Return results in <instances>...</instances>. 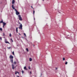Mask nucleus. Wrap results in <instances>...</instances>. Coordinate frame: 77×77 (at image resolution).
Wrapping results in <instances>:
<instances>
[{"mask_svg": "<svg viewBox=\"0 0 77 77\" xmlns=\"http://www.w3.org/2000/svg\"><path fill=\"white\" fill-rule=\"evenodd\" d=\"M18 17H19V20H20V21L23 20V19H22V17H21V15H19L18 16Z\"/></svg>", "mask_w": 77, "mask_h": 77, "instance_id": "1", "label": "nucleus"}, {"mask_svg": "<svg viewBox=\"0 0 77 77\" xmlns=\"http://www.w3.org/2000/svg\"><path fill=\"white\" fill-rule=\"evenodd\" d=\"M15 11H16V14L17 15H18L20 14V13L18 11L17 9H15Z\"/></svg>", "mask_w": 77, "mask_h": 77, "instance_id": "2", "label": "nucleus"}, {"mask_svg": "<svg viewBox=\"0 0 77 77\" xmlns=\"http://www.w3.org/2000/svg\"><path fill=\"white\" fill-rule=\"evenodd\" d=\"M19 28V29H21V30L23 29V26L22 25V24H21L20 25V26Z\"/></svg>", "mask_w": 77, "mask_h": 77, "instance_id": "3", "label": "nucleus"}, {"mask_svg": "<svg viewBox=\"0 0 77 77\" xmlns=\"http://www.w3.org/2000/svg\"><path fill=\"white\" fill-rule=\"evenodd\" d=\"M7 40L6 39H5V42L6 44H10V43L9 42L7 41Z\"/></svg>", "mask_w": 77, "mask_h": 77, "instance_id": "4", "label": "nucleus"}, {"mask_svg": "<svg viewBox=\"0 0 77 77\" xmlns=\"http://www.w3.org/2000/svg\"><path fill=\"white\" fill-rule=\"evenodd\" d=\"M16 67H15V66L14 65V64H13L12 65V68L13 69H14V68H15Z\"/></svg>", "mask_w": 77, "mask_h": 77, "instance_id": "5", "label": "nucleus"}, {"mask_svg": "<svg viewBox=\"0 0 77 77\" xmlns=\"http://www.w3.org/2000/svg\"><path fill=\"white\" fill-rule=\"evenodd\" d=\"M10 59H13L14 58V56H12V55H10L9 57Z\"/></svg>", "mask_w": 77, "mask_h": 77, "instance_id": "6", "label": "nucleus"}, {"mask_svg": "<svg viewBox=\"0 0 77 77\" xmlns=\"http://www.w3.org/2000/svg\"><path fill=\"white\" fill-rule=\"evenodd\" d=\"M11 7L13 9H14L15 11V10L16 9L14 7V5H13L12 6H11Z\"/></svg>", "mask_w": 77, "mask_h": 77, "instance_id": "7", "label": "nucleus"}, {"mask_svg": "<svg viewBox=\"0 0 77 77\" xmlns=\"http://www.w3.org/2000/svg\"><path fill=\"white\" fill-rule=\"evenodd\" d=\"M14 3H15V0H13L12 1V4H14Z\"/></svg>", "mask_w": 77, "mask_h": 77, "instance_id": "8", "label": "nucleus"}, {"mask_svg": "<svg viewBox=\"0 0 77 77\" xmlns=\"http://www.w3.org/2000/svg\"><path fill=\"white\" fill-rule=\"evenodd\" d=\"M24 69H26V70H27V68H26V66L24 67Z\"/></svg>", "mask_w": 77, "mask_h": 77, "instance_id": "9", "label": "nucleus"}, {"mask_svg": "<svg viewBox=\"0 0 77 77\" xmlns=\"http://www.w3.org/2000/svg\"><path fill=\"white\" fill-rule=\"evenodd\" d=\"M4 23V22H3V20H2V21L0 22V23Z\"/></svg>", "mask_w": 77, "mask_h": 77, "instance_id": "10", "label": "nucleus"}, {"mask_svg": "<svg viewBox=\"0 0 77 77\" xmlns=\"http://www.w3.org/2000/svg\"><path fill=\"white\" fill-rule=\"evenodd\" d=\"M3 26H5V25H6V23H5V22H3Z\"/></svg>", "mask_w": 77, "mask_h": 77, "instance_id": "11", "label": "nucleus"}, {"mask_svg": "<svg viewBox=\"0 0 77 77\" xmlns=\"http://www.w3.org/2000/svg\"><path fill=\"white\" fill-rule=\"evenodd\" d=\"M16 32L18 33V27H17L16 28Z\"/></svg>", "mask_w": 77, "mask_h": 77, "instance_id": "12", "label": "nucleus"}, {"mask_svg": "<svg viewBox=\"0 0 77 77\" xmlns=\"http://www.w3.org/2000/svg\"><path fill=\"white\" fill-rule=\"evenodd\" d=\"M29 60V61H30V62H31V61L32 60V58H30Z\"/></svg>", "mask_w": 77, "mask_h": 77, "instance_id": "13", "label": "nucleus"}, {"mask_svg": "<svg viewBox=\"0 0 77 77\" xmlns=\"http://www.w3.org/2000/svg\"><path fill=\"white\" fill-rule=\"evenodd\" d=\"M11 63H13V59H11Z\"/></svg>", "mask_w": 77, "mask_h": 77, "instance_id": "14", "label": "nucleus"}, {"mask_svg": "<svg viewBox=\"0 0 77 77\" xmlns=\"http://www.w3.org/2000/svg\"><path fill=\"white\" fill-rule=\"evenodd\" d=\"M26 50L27 52H28V51H29V49H28V48H26Z\"/></svg>", "mask_w": 77, "mask_h": 77, "instance_id": "15", "label": "nucleus"}, {"mask_svg": "<svg viewBox=\"0 0 77 77\" xmlns=\"http://www.w3.org/2000/svg\"><path fill=\"white\" fill-rule=\"evenodd\" d=\"M9 36H10V37H11V36H12V35L10 33Z\"/></svg>", "mask_w": 77, "mask_h": 77, "instance_id": "16", "label": "nucleus"}, {"mask_svg": "<svg viewBox=\"0 0 77 77\" xmlns=\"http://www.w3.org/2000/svg\"><path fill=\"white\" fill-rule=\"evenodd\" d=\"M67 64H68V62H66L65 63V64L67 65Z\"/></svg>", "mask_w": 77, "mask_h": 77, "instance_id": "17", "label": "nucleus"}, {"mask_svg": "<svg viewBox=\"0 0 77 77\" xmlns=\"http://www.w3.org/2000/svg\"><path fill=\"white\" fill-rule=\"evenodd\" d=\"M12 54H13V55H15V54H14V52L13 51L12 53Z\"/></svg>", "mask_w": 77, "mask_h": 77, "instance_id": "18", "label": "nucleus"}, {"mask_svg": "<svg viewBox=\"0 0 77 77\" xmlns=\"http://www.w3.org/2000/svg\"><path fill=\"white\" fill-rule=\"evenodd\" d=\"M11 42H14V41H13V40H12V38H11Z\"/></svg>", "mask_w": 77, "mask_h": 77, "instance_id": "19", "label": "nucleus"}, {"mask_svg": "<svg viewBox=\"0 0 77 77\" xmlns=\"http://www.w3.org/2000/svg\"><path fill=\"white\" fill-rule=\"evenodd\" d=\"M65 60V57H63V60Z\"/></svg>", "mask_w": 77, "mask_h": 77, "instance_id": "20", "label": "nucleus"}, {"mask_svg": "<svg viewBox=\"0 0 77 77\" xmlns=\"http://www.w3.org/2000/svg\"><path fill=\"white\" fill-rule=\"evenodd\" d=\"M24 35L25 36H26V34L25 33H24Z\"/></svg>", "mask_w": 77, "mask_h": 77, "instance_id": "21", "label": "nucleus"}, {"mask_svg": "<svg viewBox=\"0 0 77 77\" xmlns=\"http://www.w3.org/2000/svg\"><path fill=\"white\" fill-rule=\"evenodd\" d=\"M28 69H30V66H29L28 67Z\"/></svg>", "mask_w": 77, "mask_h": 77, "instance_id": "22", "label": "nucleus"}, {"mask_svg": "<svg viewBox=\"0 0 77 77\" xmlns=\"http://www.w3.org/2000/svg\"><path fill=\"white\" fill-rule=\"evenodd\" d=\"M14 65H16V62L14 61Z\"/></svg>", "mask_w": 77, "mask_h": 77, "instance_id": "23", "label": "nucleus"}, {"mask_svg": "<svg viewBox=\"0 0 77 77\" xmlns=\"http://www.w3.org/2000/svg\"><path fill=\"white\" fill-rule=\"evenodd\" d=\"M22 74H23V73H24V71L23 70L22 71Z\"/></svg>", "mask_w": 77, "mask_h": 77, "instance_id": "24", "label": "nucleus"}, {"mask_svg": "<svg viewBox=\"0 0 77 77\" xmlns=\"http://www.w3.org/2000/svg\"><path fill=\"white\" fill-rule=\"evenodd\" d=\"M0 30H1V31H2V28H0Z\"/></svg>", "mask_w": 77, "mask_h": 77, "instance_id": "25", "label": "nucleus"}, {"mask_svg": "<svg viewBox=\"0 0 77 77\" xmlns=\"http://www.w3.org/2000/svg\"><path fill=\"white\" fill-rule=\"evenodd\" d=\"M17 72H15V74H16V75H17Z\"/></svg>", "mask_w": 77, "mask_h": 77, "instance_id": "26", "label": "nucleus"}, {"mask_svg": "<svg viewBox=\"0 0 77 77\" xmlns=\"http://www.w3.org/2000/svg\"><path fill=\"white\" fill-rule=\"evenodd\" d=\"M0 39H1V41H2V38L1 37H0Z\"/></svg>", "mask_w": 77, "mask_h": 77, "instance_id": "27", "label": "nucleus"}, {"mask_svg": "<svg viewBox=\"0 0 77 77\" xmlns=\"http://www.w3.org/2000/svg\"><path fill=\"white\" fill-rule=\"evenodd\" d=\"M33 14H35V10L33 11Z\"/></svg>", "mask_w": 77, "mask_h": 77, "instance_id": "28", "label": "nucleus"}, {"mask_svg": "<svg viewBox=\"0 0 77 77\" xmlns=\"http://www.w3.org/2000/svg\"><path fill=\"white\" fill-rule=\"evenodd\" d=\"M74 39H72V42H73V41H74Z\"/></svg>", "mask_w": 77, "mask_h": 77, "instance_id": "29", "label": "nucleus"}, {"mask_svg": "<svg viewBox=\"0 0 77 77\" xmlns=\"http://www.w3.org/2000/svg\"><path fill=\"white\" fill-rule=\"evenodd\" d=\"M11 48V47H8V49H10V48Z\"/></svg>", "mask_w": 77, "mask_h": 77, "instance_id": "30", "label": "nucleus"}, {"mask_svg": "<svg viewBox=\"0 0 77 77\" xmlns=\"http://www.w3.org/2000/svg\"><path fill=\"white\" fill-rule=\"evenodd\" d=\"M56 68V70H57V68Z\"/></svg>", "mask_w": 77, "mask_h": 77, "instance_id": "31", "label": "nucleus"}, {"mask_svg": "<svg viewBox=\"0 0 77 77\" xmlns=\"http://www.w3.org/2000/svg\"><path fill=\"white\" fill-rule=\"evenodd\" d=\"M31 8H32L33 9H34V8H33V7L32 6H31Z\"/></svg>", "mask_w": 77, "mask_h": 77, "instance_id": "32", "label": "nucleus"}, {"mask_svg": "<svg viewBox=\"0 0 77 77\" xmlns=\"http://www.w3.org/2000/svg\"><path fill=\"white\" fill-rule=\"evenodd\" d=\"M5 35L4 33H3V36H5Z\"/></svg>", "mask_w": 77, "mask_h": 77, "instance_id": "33", "label": "nucleus"}, {"mask_svg": "<svg viewBox=\"0 0 77 77\" xmlns=\"http://www.w3.org/2000/svg\"><path fill=\"white\" fill-rule=\"evenodd\" d=\"M17 74H19V72H17Z\"/></svg>", "mask_w": 77, "mask_h": 77, "instance_id": "34", "label": "nucleus"}, {"mask_svg": "<svg viewBox=\"0 0 77 77\" xmlns=\"http://www.w3.org/2000/svg\"><path fill=\"white\" fill-rule=\"evenodd\" d=\"M30 74H32V72H30Z\"/></svg>", "mask_w": 77, "mask_h": 77, "instance_id": "35", "label": "nucleus"}, {"mask_svg": "<svg viewBox=\"0 0 77 77\" xmlns=\"http://www.w3.org/2000/svg\"><path fill=\"white\" fill-rule=\"evenodd\" d=\"M4 27H5V26L3 25V27L4 28Z\"/></svg>", "mask_w": 77, "mask_h": 77, "instance_id": "36", "label": "nucleus"}, {"mask_svg": "<svg viewBox=\"0 0 77 77\" xmlns=\"http://www.w3.org/2000/svg\"><path fill=\"white\" fill-rule=\"evenodd\" d=\"M33 47H35V45H33Z\"/></svg>", "mask_w": 77, "mask_h": 77, "instance_id": "37", "label": "nucleus"}, {"mask_svg": "<svg viewBox=\"0 0 77 77\" xmlns=\"http://www.w3.org/2000/svg\"><path fill=\"white\" fill-rule=\"evenodd\" d=\"M19 35H20V33H19Z\"/></svg>", "mask_w": 77, "mask_h": 77, "instance_id": "38", "label": "nucleus"}, {"mask_svg": "<svg viewBox=\"0 0 77 77\" xmlns=\"http://www.w3.org/2000/svg\"><path fill=\"white\" fill-rule=\"evenodd\" d=\"M17 77H20V76H17Z\"/></svg>", "mask_w": 77, "mask_h": 77, "instance_id": "39", "label": "nucleus"}, {"mask_svg": "<svg viewBox=\"0 0 77 77\" xmlns=\"http://www.w3.org/2000/svg\"><path fill=\"white\" fill-rule=\"evenodd\" d=\"M67 36H69V35H67Z\"/></svg>", "mask_w": 77, "mask_h": 77, "instance_id": "40", "label": "nucleus"}, {"mask_svg": "<svg viewBox=\"0 0 77 77\" xmlns=\"http://www.w3.org/2000/svg\"><path fill=\"white\" fill-rule=\"evenodd\" d=\"M43 0V1H44V0Z\"/></svg>", "mask_w": 77, "mask_h": 77, "instance_id": "41", "label": "nucleus"}, {"mask_svg": "<svg viewBox=\"0 0 77 77\" xmlns=\"http://www.w3.org/2000/svg\"><path fill=\"white\" fill-rule=\"evenodd\" d=\"M69 32V33H70V32Z\"/></svg>", "mask_w": 77, "mask_h": 77, "instance_id": "42", "label": "nucleus"}, {"mask_svg": "<svg viewBox=\"0 0 77 77\" xmlns=\"http://www.w3.org/2000/svg\"><path fill=\"white\" fill-rule=\"evenodd\" d=\"M34 20H35V18H34Z\"/></svg>", "mask_w": 77, "mask_h": 77, "instance_id": "43", "label": "nucleus"}]
</instances>
